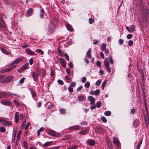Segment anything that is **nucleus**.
<instances>
[{
  "label": "nucleus",
  "instance_id": "obj_1",
  "mask_svg": "<svg viewBox=\"0 0 149 149\" xmlns=\"http://www.w3.org/2000/svg\"><path fill=\"white\" fill-rule=\"evenodd\" d=\"M0 122L1 124L4 126H8L10 125L11 124L9 121H6L5 118L0 117Z\"/></svg>",
  "mask_w": 149,
  "mask_h": 149
},
{
  "label": "nucleus",
  "instance_id": "obj_2",
  "mask_svg": "<svg viewBox=\"0 0 149 149\" xmlns=\"http://www.w3.org/2000/svg\"><path fill=\"white\" fill-rule=\"evenodd\" d=\"M29 65L28 63H26L23 65L22 67H21L20 68L17 70V71L21 73L23 70L26 69L28 68V66Z\"/></svg>",
  "mask_w": 149,
  "mask_h": 149
},
{
  "label": "nucleus",
  "instance_id": "obj_3",
  "mask_svg": "<svg viewBox=\"0 0 149 149\" xmlns=\"http://www.w3.org/2000/svg\"><path fill=\"white\" fill-rule=\"evenodd\" d=\"M13 78L14 77L13 76H10L8 77H7L6 79L1 82L3 83H7L8 82L11 81Z\"/></svg>",
  "mask_w": 149,
  "mask_h": 149
},
{
  "label": "nucleus",
  "instance_id": "obj_4",
  "mask_svg": "<svg viewBox=\"0 0 149 149\" xmlns=\"http://www.w3.org/2000/svg\"><path fill=\"white\" fill-rule=\"evenodd\" d=\"M22 59L21 58H19L13 61L10 64L9 66H11L13 65L18 63L19 62L21 61Z\"/></svg>",
  "mask_w": 149,
  "mask_h": 149
},
{
  "label": "nucleus",
  "instance_id": "obj_5",
  "mask_svg": "<svg viewBox=\"0 0 149 149\" xmlns=\"http://www.w3.org/2000/svg\"><path fill=\"white\" fill-rule=\"evenodd\" d=\"M11 95H15L14 94H11L8 92H3L0 95V99L3 97H4L9 96Z\"/></svg>",
  "mask_w": 149,
  "mask_h": 149
},
{
  "label": "nucleus",
  "instance_id": "obj_6",
  "mask_svg": "<svg viewBox=\"0 0 149 149\" xmlns=\"http://www.w3.org/2000/svg\"><path fill=\"white\" fill-rule=\"evenodd\" d=\"M135 27L134 26L132 25L130 27L127 26L126 27V29L129 32L131 33L134 31Z\"/></svg>",
  "mask_w": 149,
  "mask_h": 149
},
{
  "label": "nucleus",
  "instance_id": "obj_7",
  "mask_svg": "<svg viewBox=\"0 0 149 149\" xmlns=\"http://www.w3.org/2000/svg\"><path fill=\"white\" fill-rule=\"evenodd\" d=\"M88 100L91 104H93L95 102V99L92 96H89L88 97Z\"/></svg>",
  "mask_w": 149,
  "mask_h": 149
},
{
  "label": "nucleus",
  "instance_id": "obj_8",
  "mask_svg": "<svg viewBox=\"0 0 149 149\" xmlns=\"http://www.w3.org/2000/svg\"><path fill=\"white\" fill-rule=\"evenodd\" d=\"M113 143L117 145L118 146H119V142L117 138L116 137H114L113 138Z\"/></svg>",
  "mask_w": 149,
  "mask_h": 149
},
{
  "label": "nucleus",
  "instance_id": "obj_9",
  "mask_svg": "<svg viewBox=\"0 0 149 149\" xmlns=\"http://www.w3.org/2000/svg\"><path fill=\"white\" fill-rule=\"evenodd\" d=\"M38 75V73L37 74L33 72H32V77L34 81H36L37 80Z\"/></svg>",
  "mask_w": 149,
  "mask_h": 149
},
{
  "label": "nucleus",
  "instance_id": "obj_10",
  "mask_svg": "<svg viewBox=\"0 0 149 149\" xmlns=\"http://www.w3.org/2000/svg\"><path fill=\"white\" fill-rule=\"evenodd\" d=\"M59 61L60 63L63 66L64 68H65L66 67V65L65 60L63 58H60Z\"/></svg>",
  "mask_w": 149,
  "mask_h": 149
},
{
  "label": "nucleus",
  "instance_id": "obj_11",
  "mask_svg": "<svg viewBox=\"0 0 149 149\" xmlns=\"http://www.w3.org/2000/svg\"><path fill=\"white\" fill-rule=\"evenodd\" d=\"M1 103L2 104L6 105H9L11 104V103L10 102L5 100H3L1 101Z\"/></svg>",
  "mask_w": 149,
  "mask_h": 149
},
{
  "label": "nucleus",
  "instance_id": "obj_12",
  "mask_svg": "<svg viewBox=\"0 0 149 149\" xmlns=\"http://www.w3.org/2000/svg\"><path fill=\"white\" fill-rule=\"evenodd\" d=\"M6 27V26L2 19L0 18V27L1 28H4Z\"/></svg>",
  "mask_w": 149,
  "mask_h": 149
},
{
  "label": "nucleus",
  "instance_id": "obj_13",
  "mask_svg": "<svg viewBox=\"0 0 149 149\" xmlns=\"http://www.w3.org/2000/svg\"><path fill=\"white\" fill-rule=\"evenodd\" d=\"M26 52L29 55H33L35 54V52L32 51L30 49H26Z\"/></svg>",
  "mask_w": 149,
  "mask_h": 149
},
{
  "label": "nucleus",
  "instance_id": "obj_14",
  "mask_svg": "<svg viewBox=\"0 0 149 149\" xmlns=\"http://www.w3.org/2000/svg\"><path fill=\"white\" fill-rule=\"evenodd\" d=\"M47 133L49 135L55 136H56V134L54 132L52 131L51 130H47Z\"/></svg>",
  "mask_w": 149,
  "mask_h": 149
},
{
  "label": "nucleus",
  "instance_id": "obj_15",
  "mask_svg": "<svg viewBox=\"0 0 149 149\" xmlns=\"http://www.w3.org/2000/svg\"><path fill=\"white\" fill-rule=\"evenodd\" d=\"M66 27L67 29L70 31H73V29L72 26L69 24H66Z\"/></svg>",
  "mask_w": 149,
  "mask_h": 149
},
{
  "label": "nucleus",
  "instance_id": "obj_16",
  "mask_svg": "<svg viewBox=\"0 0 149 149\" xmlns=\"http://www.w3.org/2000/svg\"><path fill=\"white\" fill-rule=\"evenodd\" d=\"M19 118V113L17 112H16L15 113V122L16 123H17L18 122Z\"/></svg>",
  "mask_w": 149,
  "mask_h": 149
},
{
  "label": "nucleus",
  "instance_id": "obj_17",
  "mask_svg": "<svg viewBox=\"0 0 149 149\" xmlns=\"http://www.w3.org/2000/svg\"><path fill=\"white\" fill-rule=\"evenodd\" d=\"M45 71L43 69L40 70H38V74L39 75H42V76H43L45 75Z\"/></svg>",
  "mask_w": 149,
  "mask_h": 149
},
{
  "label": "nucleus",
  "instance_id": "obj_18",
  "mask_svg": "<svg viewBox=\"0 0 149 149\" xmlns=\"http://www.w3.org/2000/svg\"><path fill=\"white\" fill-rule=\"evenodd\" d=\"M104 63L105 67L109 65L110 64L108 60V58H106L104 60Z\"/></svg>",
  "mask_w": 149,
  "mask_h": 149
},
{
  "label": "nucleus",
  "instance_id": "obj_19",
  "mask_svg": "<svg viewBox=\"0 0 149 149\" xmlns=\"http://www.w3.org/2000/svg\"><path fill=\"white\" fill-rule=\"evenodd\" d=\"M106 45L105 43H103L100 47V49L102 51H104V50L106 49Z\"/></svg>",
  "mask_w": 149,
  "mask_h": 149
},
{
  "label": "nucleus",
  "instance_id": "obj_20",
  "mask_svg": "<svg viewBox=\"0 0 149 149\" xmlns=\"http://www.w3.org/2000/svg\"><path fill=\"white\" fill-rule=\"evenodd\" d=\"M107 145L109 149H112V143L109 141H107Z\"/></svg>",
  "mask_w": 149,
  "mask_h": 149
},
{
  "label": "nucleus",
  "instance_id": "obj_21",
  "mask_svg": "<svg viewBox=\"0 0 149 149\" xmlns=\"http://www.w3.org/2000/svg\"><path fill=\"white\" fill-rule=\"evenodd\" d=\"M87 56L89 58H90L91 57V49H89L88 51Z\"/></svg>",
  "mask_w": 149,
  "mask_h": 149
},
{
  "label": "nucleus",
  "instance_id": "obj_22",
  "mask_svg": "<svg viewBox=\"0 0 149 149\" xmlns=\"http://www.w3.org/2000/svg\"><path fill=\"white\" fill-rule=\"evenodd\" d=\"M88 143L91 146H94L95 144L94 141L92 140H89L88 141Z\"/></svg>",
  "mask_w": 149,
  "mask_h": 149
},
{
  "label": "nucleus",
  "instance_id": "obj_23",
  "mask_svg": "<svg viewBox=\"0 0 149 149\" xmlns=\"http://www.w3.org/2000/svg\"><path fill=\"white\" fill-rule=\"evenodd\" d=\"M15 65H13L10 67L6 68L7 72H9L13 70L14 68H15Z\"/></svg>",
  "mask_w": 149,
  "mask_h": 149
},
{
  "label": "nucleus",
  "instance_id": "obj_24",
  "mask_svg": "<svg viewBox=\"0 0 149 149\" xmlns=\"http://www.w3.org/2000/svg\"><path fill=\"white\" fill-rule=\"evenodd\" d=\"M57 50L58 51V52H59V53L60 54V55L62 56H64V54L65 53L63 52L62 50L60 49L59 48H58Z\"/></svg>",
  "mask_w": 149,
  "mask_h": 149
},
{
  "label": "nucleus",
  "instance_id": "obj_25",
  "mask_svg": "<svg viewBox=\"0 0 149 149\" xmlns=\"http://www.w3.org/2000/svg\"><path fill=\"white\" fill-rule=\"evenodd\" d=\"M0 49L2 52L4 54H8L9 53L7 52L5 49L2 48H0Z\"/></svg>",
  "mask_w": 149,
  "mask_h": 149
},
{
  "label": "nucleus",
  "instance_id": "obj_26",
  "mask_svg": "<svg viewBox=\"0 0 149 149\" xmlns=\"http://www.w3.org/2000/svg\"><path fill=\"white\" fill-rule=\"evenodd\" d=\"M33 11V9L31 8L28 9L27 11V15H30L32 13Z\"/></svg>",
  "mask_w": 149,
  "mask_h": 149
},
{
  "label": "nucleus",
  "instance_id": "obj_27",
  "mask_svg": "<svg viewBox=\"0 0 149 149\" xmlns=\"http://www.w3.org/2000/svg\"><path fill=\"white\" fill-rule=\"evenodd\" d=\"M52 25H49L48 26V31L52 33L54 31V29L53 28H52Z\"/></svg>",
  "mask_w": 149,
  "mask_h": 149
},
{
  "label": "nucleus",
  "instance_id": "obj_28",
  "mask_svg": "<svg viewBox=\"0 0 149 149\" xmlns=\"http://www.w3.org/2000/svg\"><path fill=\"white\" fill-rule=\"evenodd\" d=\"M134 124L135 127H137L139 124V120L137 119H136L134 120Z\"/></svg>",
  "mask_w": 149,
  "mask_h": 149
},
{
  "label": "nucleus",
  "instance_id": "obj_29",
  "mask_svg": "<svg viewBox=\"0 0 149 149\" xmlns=\"http://www.w3.org/2000/svg\"><path fill=\"white\" fill-rule=\"evenodd\" d=\"M22 132L21 130H20L17 133V141H19L20 139V136Z\"/></svg>",
  "mask_w": 149,
  "mask_h": 149
},
{
  "label": "nucleus",
  "instance_id": "obj_30",
  "mask_svg": "<svg viewBox=\"0 0 149 149\" xmlns=\"http://www.w3.org/2000/svg\"><path fill=\"white\" fill-rule=\"evenodd\" d=\"M142 140H141L139 143H138L137 144V146H136V149H140V146H141V145L142 144Z\"/></svg>",
  "mask_w": 149,
  "mask_h": 149
},
{
  "label": "nucleus",
  "instance_id": "obj_31",
  "mask_svg": "<svg viewBox=\"0 0 149 149\" xmlns=\"http://www.w3.org/2000/svg\"><path fill=\"white\" fill-rule=\"evenodd\" d=\"M111 114V112L109 111H107L104 112V114L107 116H109Z\"/></svg>",
  "mask_w": 149,
  "mask_h": 149
},
{
  "label": "nucleus",
  "instance_id": "obj_32",
  "mask_svg": "<svg viewBox=\"0 0 149 149\" xmlns=\"http://www.w3.org/2000/svg\"><path fill=\"white\" fill-rule=\"evenodd\" d=\"M80 128L79 126L78 125H74L72 127L71 129L73 130L78 129Z\"/></svg>",
  "mask_w": 149,
  "mask_h": 149
},
{
  "label": "nucleus",
  "instance_id": "obj_33",
  "mask_svg": "<svg viewBox=\"0 0 149 149\" xmlns=\"http://www.w3.org/2000/svg\"><path fill=\"white\" fill-rule=\"evenodd\" d=\"M106 82V81L105 80L102 83V90H103L104 89V88L105 86Z\"/></svg>",
  "mask_w": 149,
  "mask_h": 149
},
{
  "label": "nucleus",
  "instance_id": "obj_34",
  "mask_svg": "<svg viewBox=\"0 0 149 149\" xmlns=\"http://www.w3.org/2000/svg\"><path fill=\"white\" fill-rule=\"evenodd\" d=\"M94 22V19L92 18H90L89 19V22L90 24H92Z\"/></svg>",
  "mask_w": 149,
  "mask_h": 149
},
{
  "label": "nucleus",
  "instance_id": "obj_35",
  "mask_svg": "<svg viewBox=\"0 0 149 149\" xmlns=\"http://www.w3.org/2000/svg\"><path fill=\"white\" fill-rule=\"evenodd\" d=\"M31 93L32 97H34L36 96V94L35 91H34L33 90H31Z\"/></svg>",
  "mask_w": 149,
  "mask_h": 149
},
{
  "label": "nucleus",
  "instance_id": "obj_36",
  "mask_svg": "<svg viewBox=\"0 0 149 149\" xmlns=\"http://www.w3.org/2000/svg\"><path fill=\"white\" fill-rule=\"evenodd\" d=\"M84 86L86 88H88L90 86V84L89 82H86Z\"/></svg>",
  "mask_w": 149,
  "mask_h": 149
},
{
  "label": "nucleus",
  "instance_id": "obj_37",
  "mask_svg": "<svg viewBox=\"0 0 149 149\" xmlns=\"http://www.w3.org/2000/svg\"><path fill=\"white\" fill-rule=\"evenodd\" d=\"M87 131L86 130H84L83 131H81L80 132V133L82 134L83 135H85L87 133Z\"/></svg>",
  "mask_w": 149,
  "mask_h": 149
},
{
  "label": "nucleus",
  "instance_id": "obj_38",
  "mask_svg": "<svg viewBox=\"0 0 149 149\" xmlns=\"http://www.w3.org/2000/svg\"><path fill=\"white\" fill-rule=\"evenodd\" d=\"M105 68L106 69L107 71L108 72H111V69L109 66L105 67Z\"/></svg>",
  "mask_w": 149,
  "mask_h": 149
},
{
  "label": "nucleus",
  "instance_id": "obj_39",
  "mask_svg": "<svg viewBox=\"0 0 149 149\" xmlns=\"http://www.w3.org/2000/svg\"><path fill=\"white\" fill-rule=\"evenodd\" d=\"M84 97L82 96H80L78 98L79 100L81 101H84Z\"/></svg>",
  "mask_w": 149,
  "mask_h": 149
},
{
  "label": "nucleus",
  "instance_id": "obj_40",
  "mask_svg": "<svg viewBox=\"0 0 149 149\" xmlns=\"http://www.w3.org/2000/svg\"><path fill=\"white\" fill-rule=\"evenodd\" d=\"M0 130L1 132H4L5 131L6 129L4 127L2 126L0 128Z\"/></svg>",
  "mask_w": 149,
  "mask_h": 149
},
{
  "label": "nucleus",
  "instance_id": "obj_41",
  "mask_svg": "<svg viewBox=\"0 0 149 149\" xmlns=\"http://www.w3.org/2000/svg\"><path fill=\"white\" fill-rule=\"evenodd\" d=\"M101 120L104 123H106L107 122V120L106 118L104 117H102L101 118Z\"/></svg>",
  "mask_w": 149,
  "mask_h": 149
},
{
  "label": "nucleus",
  "instance_id": "obj_42",
  "mask_svg": "<svg viewBox=\"0 0 149 149\" xmlns=\"http://www.w3.org/2000/svg\"><path fill=\"white\" fill-rule=\"evenodd\" d=\"M44 11L42 10H40V16L41 18L43 16Z\"/></svg>",
  "mask_w": 149,
  "mask_h": 149
},
{
  "label": "nucleus",
  "instance_id": "obj_43",
  "mask_svg": "<svg viewBox=\"0 0 149 149\" xmlns=\"http://www.w3.org/2000/svg\"><path fill=\"white\" fill-rule=\"evenodd\" d=\"M51 143V142H46L45 143L43 144L44 146H47L49 145Z\"/></svg>",
  "mask_w": 149,
  "mask_h": 149
},
{
  "label": "nucleus",
  "instance_id": "obj_44",
  "mask_svg": "<svg viewBox=\"0 0 149 149\" xmlns=\"http://www.w3.org/2000/svg\"><path fill=\"white\" fill-rule=\"evenodd\" d=\"M36 52H38L39 53H41V54H42L44 53L43 51L40 49H37L36 50Z\"/></svg>",
  "mask_w": 149,
  "mask_h": 149
},
{
  "label": "nucleus",
  "instance_id": "obj_45",
  "mask_svg": "<svg viewBox=\"0 0 149 149\" xmlns=\"http://www.w3.org/2000/svg\"><path fill=\"white\" fill-rule=\"evenodd\" d=\"M109 61L111 64H113V63L112 58L111 56H109Z\"/></svg>",
  "mask_w": 149,
  "mask_h": 149
},
{
  "label": "nucleus",
  "instance_id": "obj_46",
  "mask_svg": "<svg viewBox=\"0 0 149 149\" xmlns=\"http://www.w3.org/2000/svg\"><path fill=\"white\" fill-rule=\"evenodd\" d=\"M58 82L59 84L61 85H62L63 84V82L61 79H58Z\"/></svg>",
  "mask_w": 149,
  "mask_h": 149
},
{
  "label": "nucleus",
  "instance_id": "obj_47",
  "mask_svg": "<svg viewBox=\"0 0 149 149\" xmlns=\"http://www.w3.org/2000/svg\"><path fill=\"white\" fill-rule=\"evenodd\" d=\"M64 56H65L66 60L68 61H69L70 60V59H69V57L68 55V54H67L66 53H65L64 54Z\"/></svg>",
  "mask_w": 149,
  "mask_h": 149
},
{
  "label": "nucleus",
  "instance_id": "obj_48",
  "mask_svg": "<svg viewBox=\"0 0 149 149\" xmlns=\"http://www.w3.org/2000/svg\"><path fill=\"white\" fill-rule=\"evenodd\" d=\"M101 82V81L99 80L96 82V85L97 86H99Z\"/></svg>",
  "mask_w": 149,
  "mask_h": 149
},
{
  "label": "nucleus",
  "instance_id": "obj_49",
  "mask_svg": "<svg viewBox=\"0 0 149 149\" xmlns=\"http://www.w3.org/2000/svg\"><path fill=\"white\" fill-rule=\"evenodd\" d=\"M23 146H24V147L25 148H28V146H27V143H26V141H23Z\"/></svg>",
  "mask_w": 149,
  "mask_h": 149
},
{
  "label": "nucleus",
  "instance_id": "obj_50",
  "mask_svg": "<svg viewBox=\"0 0 149 149\" xmlns=\"http://www.w3.org/2000/svg\"><path fill=\"white\" fill-rule=\"evenodd\" d=\"M60 112L63 114H65V110L63 109H62L60 110Z\"/></svg>",
  "mask_w": 149,
  "mask_h": 149
},
{
  "label": "nucleus",
  "instance_id": "obj_51",
  "mask_svg": "<svg viewBox=\"0 0 149 149\" xmlns=\"http://www.w3.org/2000/svg\"><path fill=\"white\" fill-rule=\"evenodd\" d=\"M13 102L18 106L20 105V104L19 102L16 100H13Z\"/></svg>",
  "mask_w": 149,
  "mask_h": 149
},
{
  "label": "nucleus",
  "instance_id": "obj_52",
  "mask_svg": "<svg viewBox=\"0 0 149 149\" xmlns=\"http://www.w3.org/2000/svg\"><path fill=\"white\" fill-rule=\"evenodd\" d=\"M77 147V145H74L72 146L71 147L67 149H75Z\"/></svg>",
  "mask_w": 149,
  "mask_h": 149
},
{
  "label": "nucleus",
  "instance_id": "obj_53",
  "mask_svg": "<svg viewBox=\"0 0 149 149\" xmlns=\"http://www.w3.org/2000/svg\"><path fill=\"white\" fill-rule=\"evenodd\" d=\"M68 89L70 92L72 93L73 92V89L71 87L69 86L68 87Z\"/></svg>",
  "mask_w": 149,
  "mask_h": 149
},
{
  "label": "nucleus",
  "instance_id": "obj_54",
  "mask_svg": "<svg viewBox=\"0 0 149 149\" xmlns=\"http://www.w3.org/2000/svg\"><path fill=\"white\" fill-rule=\"evenodd\" d=\"M96 107L97 108L100 107L101 106V103L100 102H98L96 103Z\"/></svg>",
  "mask_w": 149,
  "mask_h": 149
},
{
  "label": "nucleus",
  "instance_id": "obj_55",
  "mask_svg": "<svg viewBox=\"0 0 149 149\" xmlns=\"http://www.w3.org/2000/svg\"><path fill=\"white\" fill-rule=\"evenodd\" d=\"M128 45L130 46H132L133 44V41L132 40H130L128 42Z\"/></svg>",
  "mask_w": 149,
  "mask_h": 149
},
{
  "label": "nucleus",
  "instance_id": "obj_56",
  "mask_svg": "<svg viewBox=\"0 0 149 149\" xmlns=\"http://www.w3.org/2000/svg\"><path fill=\"white\" fill-rule=\"evenodd\" d=\"M132 37V35L131 34H128L127 36V38L128 39H131Z\"/></svg>",
  "mask_w": 149,
  "mask_h": 149
},
{
  "label": "nucleus",
  "instance_id": "obj_57",
  "mask_svg": "<svg viewBox=\"0 0 149 149\" xmlns=\"http://www.w3.org/2000/svg\"><path fill=\"white\" fill-rule=\"evenodd\" d=\"M25 78L23 77L19 81V82L20 84L23 83L24 81Z\"/></svg>",
  "mask_w": 149,
  "mask_h": 149
},
{
  "label": "nucleus",
  "instance_id": "obj_58",
  "mask_svg": "<svg viewBox=\"0 0 149 149\" xmlns=\"http://www.w3.org/2000/svg\"><path fill=\"white\" fill-rule=\"evenodd\" d=\"M25 115L24 114H20V119L22 120L23 118L24 117Z\"/></svg>",
  "mask_w": 149,
  "mask_h": 149
},
{
  "label": "nucleus",
  "instance_id": "obj_59",
  "mask_svg": "<svg viewBox=\"0 0 149 149\" xmlns=\"http://www.w3.org/2000/svg\"><path fill=\"white\" fill-rule=\"evenodd\" d=\"M86 81V77H83L82 79V83H84Z\"/></svg>",
  "mask_w": 149,
  "mask_h": 149
},
{
  "label": "nucleus",
  "instance_id": "obj_60",
  "mask_svg": "<svg viewBox=\"0 0 149 149\" xmlns=\"http://www.w3.org/2000/svg\"><path fill=\"white\" fill-rule=\"evenodd\" d=\"M95 95H98L100 94V91L98 90L97 89L95 91Z\"/></svg>",
  "mask_w": 149,
  "mask_h": 149
},
{
  "label": "nucleus",
  "instance_id": "obj_61",
  "mask_svg": "<svg viewBox=\"0 0 149 149\" xmlns=\"http://www.w3.org/2000/svg\"><path fill=\"white\" fill-rule=\"evenodd\" d=\"M29 64L30 65L33 64V58H31L30 59L29 61Z\"/></svg>",
  "mask_w": 149,
  "mask_h": 149
},
{
  "label": "nucleus",
  "instance_id": "obj_62",
  "mask_svg": "<svg viewBox=\"0 0 149 149\" xmlns=\"http://www.w3.org/2000/svg\"><path fill=\"white\" fill-rule=\"evenodd\" d=\"M76 83H75L74 82H72L70 84V86L72 87H74L76 86Z\"/></svg>",
  "mask_w": 149,
  "mask_h": 149
},
{
  "label": "nucleus",
  "instance_id": "obj_63",
  "mask_svg": "<svg viewBox=\"0 0 149 149\" xmlns=\"http://www.w3.org/2000/svg\"><path fill=\"white\" fill-rule=\"evenodd\" d=\"M105 52V53L106 54V55H107L109 52V51L107 49H106L104 50Z\"/></svg>",
  "mask_w": 149,
  "mask_h": 149
},
{
  "label": "nucleus",
  "instance_id": "obj_64",
  "mask_svg": "<svg viewBox=\"0 0 149 149\" xmlns=\"http://www.w3.org/2000/svg\"><path fill=\"white\" fill-rule=\"evenodd\" d=\"M66 72L68 74H70V70L69 68H67L66 70Z\"/></svg>",
  "mask_w": 149,
  "mask_h": 149
}]
</instances>
